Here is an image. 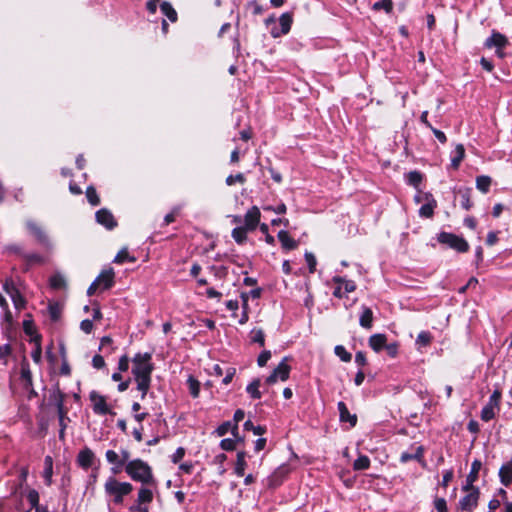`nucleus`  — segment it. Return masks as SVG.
Segmentation results:
<instances>
[{
  "instance_id": "nucleus-52",
  "label": "nucleus",
  "mask_w": 512,
  "mask_h": 512,
  "mask_svg": "<svg viewBox=\"0 0 512 512\" xmlns=\"http://www.w3.org/2000/svg\"><path fill=\"white\" fill-rule=\"evenodd\" d=\"M244 429L248 431H252L255 435H262L265 433V427L263 426H254L250 420H247L244 423Z\"/></svg>"
},
{
  "instance_id": "nucleus-31",
  "label": "nucleus",
  "mask_w": 512,
  "mask_h": 512,
  "mask_svg": "<svg viewBox=\"0 0 512 512\" xmlns=\"http://www.w3.org/2000/svg\"><path fill=\"white\" fill-rule=\"evenodd\" d=\"M160 9H161V12L171 21V22H176L177 20V12L175 11V9L172 7V5L167 2V1H164L161 5H160Z\"/></svg>"
},
{
  "instance_id": "nucleus-6",
  "label": "nucleus",
  "mask_w": 512,
  "mask_h": 512,
  "mask_svg": "<svg viewBox=\"0 0 512 512\" xmlns=\"http://www.w3.org/2000/svg\"><path fill=\"white\" fill-rule=\"evenodd\" d=\"M288 358L285 357L273 370L271 375L267 377L266 382L269 385H273L278 381H286L289 378L291 367L288 364Z\"/></svg>"
},
{
  "instance_id": "nucleus-44",
  "label": "nucleus",
  "mask_w": 512,
  "mask_h": 512,
  "mask_svg": "<svg viewBox=\"0 0 512 512\" xmlns=\"http://www.w3.org/2000/svg\"><path fill=\"white\" fill-rule=\"evenodd\" d=\"M370 466V459L365 456L361 455L359 456L353 463L354 470H364L368 469Z\"/></svg>"
},
{
  "instance_id": "nucleus-58",
  "label": "nucleus",
  "mask_w": 512,
  "mask_h": 512,
  "mask_svg": "<svg viewBox=\"0 0 512 512\" xmlns=\"http://www.w3.org/2000/svg\"><path fill=\"white\" fill-rule=\"evenodd\" d=\"M11 354V346L4 344L0 346V359L6 363L9 355Z\"/></svg>"
},
{
  "instance_id": "nucleus-38",
  "label": "nucleus",
  "mask_w": 512,
  "mask_h": 512,
  "mask_svg": "<svg viewBox=\"0 0 512 512\" xmlns=\"http://www.w3.org/2000/svg\"><path fill=\"white\" fill-rule=\"evenodd\" d=\"M189 392L193 398H197L200 393V382L193 376H189L187 379Z\"/></svg>"
},
{
  "instance_id": "nucleus-48",
  "label": "nucleus",
  "mask_w": 512,
  "mask_h": 512,
  "mask_svg": "<svg viewBox=\"0 0 512 512\" xmlns=\"http://www.w3.org/2000/svg\"><path fill=\"white\" fill-rule=\"evenodd\" d=\"M34 340H35V348L31 352V357L35 363L39 364L41 362V356H42L41 344H40V340H39L38 336L35 337Z\"/></svg>"
},
{
  "instance_id": "nucleus-32",
  "label": "nucleus",
  "mask_w": 512,
  "mask_h": 512,
  "mask_svg": "<svg viewBox=\"0 0 512 512\" xmlns=\"http://www.w3.org/2000/svg\"><path fill=\"white\" fill-rule=\"evenodd\" d=\"M491 178L486 175H481L476 178V188L482 193H487L491 186Z\"/></svg>"
},
{
  "instance_id": "nucleus-14",
  "label": "nucleus",
  "mask_w": 512,
  "mask_h": 512,
  "mask_svg": "<svg viewBox=\"0 0 512 512\" xmlns=\"http://www.w3.org/2000/svg\"><path fill=\"white\" fill-rule=\"evenodd\" d=\"M96 283L99 285V288L102 290H107L112 287L114 283V272L112 269L102 271L98 277L95 279Z\"/></svg>"
},
{
  "instance_id": "nucleus-39",
  "label": "nucleus",
  "mask_w": 512,
  "mask_h": 512,
  "mask_svg": "<svg viewBox=\"0 0 512 512\" xmlns=\"http://www.w3.org/2000/svg\"><path fill=\"white\" fill-rule=\"evenodd\" d=\"M247 231L244 227H236L232 230V237L238 244H242L247 239Z\"/></svg>"
},
{
  "instance_id": "nucleus-53",
  "label": "nucleus",
  "mask_w": 512,
  "mask_h": 512,
  "mask_svg": "<svg viewBox=\"0 0 512 512\" xmlns=\"http://www.w3.org/2000/svg\"><path fill=\"white\" fill-rule=\"evenodd\" d=\"M246 181V178L244 176V174L242 173H238L236 175H229L227 178H226V184L228 186H232L234 185L236 182H239V183H244Z\"/></svg>"
},
{
  "instance_id": "nucleus-1",
  "label": "nucleus",
  "mask_w": 512,
  "mask_h": 512,
  "mask_svg": "<svg viewBox=\"0 0 512 512\" xmlns=\"http://www.w3.org/2000/svg\"><path fill=\"white\" fill-rule=\"evenodd\" d=\"M150 353H137L132 359V374L137 383V390L141 392V399L147 395L151 385V374L154 366Z\"/></svg>"
},
{
  "instance_id": "nucleus-51",
  "label": "nucleus",
  "mask_w": 512,
  "mask_h": 512,
  "mask_svg": "<svg viewBox=\"0 0 512 512\" xmlns=\"http://www.w3.org/2000/svg\"><path fill=\"white\" fill-rule=\"evenodd\" d=\"M27 500L29 501V503L31 504V506L34 508V509H37V507H41L39 505V494L36 490L34 489H31L28 491L27 493Z\"/></svg>"
},
{
  "instance_id": "nucleus-55",
  "label": "nucleus",
  "mask_w": 512,
  "mask_h": 512,
  "mask_svg": "<svg viewBox=\"0 0 512 512\" xmlns=\"http://www.w3.org/2000/svg\"><path fill=\"white\" fill-rule=\"evenodd\" d=\"M241 297H242V300H243V309H244V311L242 313L241 318L239 319V324L243 325V324H245L248 321V313H247L248 297H247L246 294H242Z\"/></svg>"
},
{
  "instance_id": "nucleus-27",
  "label": "nucleus",
  "mask_w": 512,
  "mask_h": 512,
  "mask_svg": "<svg viewBox=\"0 0 512 512\" xmlns=\"http://www.w3.org/2000/svg\"><path fill=\"white\" fill-rule=\"evenodd\" d=\"M423 454H424V449L422 446H417L415 448V452L414 453H409V452H403L400 456V460L402 463H406L410 460H417V461H421L422 458H423Z\"/></svg>"
},
{
  "instance_id": "nucleus-10",
  "label": "nucleus",
  "mask_w": 512,
  "mask_h": 512,
  "mask_svg": "<svg viewBox=\"0 0 512 512\" xmlns=\"http://www.w3.org/2000/svg\"><path fill=\"white\" fill-rule=\"evenodd\" d=\"M261 213L257 206L251 207L246 214L244 215V228L248 231H253L256 229L260 222Z\"/></svg>"
},
{
  "instance_id": "nucleus-40",
  "label": "nucleus",
  "mask_w": 512,
  "mask_h": 512,
  "mask_svg": "<svg viewBox=\"0 0 512 512\" xmlns=\"http://www.w3.org/2000/svg\"><path fill=\"white\" fill-rule=\"evenodd\" d=\"M21 379L27 386L32 385V373L26 361H23L21 364Z\"/></svg>"
},
{
  "instance_id": "nucleus-28",
  "label": "nucleus",
  "mask_w": 512,
  "mask_h": 512,
  "mask_svg": "<svg viewBox=\"0 0 512 512\" xmlns=\"http://www.w3.org/2000/svg\"><path fill=\"white\" fill-rule=\"evenodd\" d=\"M373 312L368 307L362 308V314L360 316L359 323L363 328L370 329L372 327Z\"/></svg>"
},
{
  "instance_id": "nucleus-22",
  "label": "nucleus",
  "mask_w": 512,
  "mask_h": 512,
  "mask_svg": "<svg viewBox=\"0 0 512 512\" xmlns=\"http://www.w3.org/2000/svg\"><path fill=\"white\" fill-rule=\"evenodd\" d=\"M387 344V337L384 334H374L369 338V346L375 351L379 352L385 348Z\"/></svg>"
},
{
  "instance_id": "nucleus-15",
  "label": "nucleus",
  "mask_w": 512,
  "mask_h": 512,
  "mask_svg": "<svg viewBox=\"0 0 512 512\" xmlns=\"http://www.w3.org/2000/svg\"><path fill=\"white\" fill-rule=\"evenodd\" d=\"M290 468L288 465H281L274 473L268 478L269 487H277L281 484L283 478L289 473Z\"/></svg>"
},
{
  "instance_id": "nucleus-19",
  "label": "nucleus",
  "mask_w": 512,
  "mask_h": 512,
  "mask_svg": "<svg viewBox=\"0 0 512 512\" xmlns=\"http://www.w3.org/2000/svg\"><path fill=\"white\" fill-rule=\"evenodd\" d=\"M499 477L504 486H509L512 483V459L501 466Z\"/></svg>"
},
{
  "instance_id": "nucleus-33",
  "label": "nucleus",
  "mask_w": 512,
  "mask_h": 512,
  "mask_svg": "<svg viewBox=\"0 0 512 512\" xmlns=\"http://www.w3.org/2000/svg\"><path fill=\"white\" fill-rule=\"evenodd\" d=\"M49 283H50V286L56 290L63 289L66 286L65 277L60 273H56V274L52 275L50 277Z\"/></svg>"
},
{
  "instance_id": "nucleus-62",
  "label": "nucleus",
  "mask_w": 512,
  "mask_h": 512,
  "mask_svg": "<svg viewBox=\"0 0 512 512\" xmlns=\"http://www.w3.org/2000/svg\"><path fill=\"white\" fill-rule=\"evenodd\" d=\"M386 348V351L388 353V355L392 358L396 357L397 354H398V344L396 342L394 343H390V344H386L385 346Z\"/></svg>"
},
{
  "instance_id": "nucleus-2",
  "label": "nucleus",
  "mask_w": 512,
  "mask_h": 512,
  "mask_svg": "<svg viewBox=\"0 0 512 512\" xmlns=\"http://www.w3.org/2000/svg\"><path fill=\"white\" fill-rule=\"evenodd\" d=\"M125 472L132 480L140 482L142 485L156 486L151 467L141 459L127 462Z\"/></svg>"
},
{
  "instance_id": "nucleus-17",
  "label": "nucleus",
  "mask_w": 512,
  "mask_h": 512,
  "mask_svg": "<svg viewBox=\"0 0 512 512\" xmlns=\"http://www.w3.org/2000/svg\"><path fill=\"white\" fill-rule=\"evenodd\" d=\"M228 432H231V434L234 437H237L239 441H244V439L238 433V425L233 424L231 421L222 423L215 431L219 437L226 435Z\"/></svg>"
},
{
  "instance_id": "nucleus-30",
  "label": "nucleus",
  "mask_w": 512,
  "mask_h": 512,
  "mask_svg": "<svg viewBox=\"0 0 512 512\" xmlns=\"http://www.w3.org/2000/svg\"><path fill=\"white\" fill-rule=\"evenodd\" d=\"M433 337L428 331H421L416 338L417 349L420 350L423 347L430 345Z\"/></svg>"
},
{
  "instance_id": "nucleus-64",
  "label": "nucleus",
  "mask_w": 512,
  "mask_h": 512,
  "mask_svg": "<svg viewBox=\"0 0 512 512\" xmlns=\"http://www.w3.org/2000/svg\"><path fill=\"white\" fill-rule=\"evenodd\" d=\"M461 205L462 207L465 209V210H469L471 207H472V202L470 200V196H469V193L468 191L462 193V202H461Z\"/></svg>"
},
{
  "instance_id": "nucleus-56",
  "label": "nucleus",
  "mask_w": 512,
  "mask_h": 512,
  "mask_svg": "<svg viewBox=\"0 0 512 512\" xmlns=\"http://www.w3.org/2000/svg\"><path fill=\"white\" fill-rule=\"evenodd\" d=\"M434 509L436 512H447V503L444 498H435Z\"/></svg>"
},
{
  "instance_id": "nucleus-47",
  "label": "nucleus",
  "mask_w": 512,
  "mask_h": 512,
  "mask_svg": "<svg viewBox=\"0 0 512 512\" xmlns=\"http://www.w3.org/2000/svg\"><path fill=\"white\" fill-rule=\"evenodd\" d=\"M335 354L343 361L349 362L351 361V354L346 350V348L342 345H337L334 348Z\"/></svg>"
},
{
  "instance_id": "nucleus-26",
  "label": "nucleus",
  "mask_w": 512,
  "mask_h": 512,
  "mask_svg": "<svg viewBox=\"0 0 512 512\" xmlns=\"http://www.w3.org/2000/svg\"><path fill=\"white\" fill-rule=\"evenodd\" d=\"M52 475H53V459L51 456H46L44 459V470H43V478L45 480L46 485H51L52 483Z\"/></svg>"
},
{
  "instance_id": "nucleus-34",
  "label": "nucleus",
  "mask_w": 512,
  "mask_h": 512,
  "mask_svg": "<svg viewBox=\"0 0 512 512\" xmlns=\"http://www.w3.org/2000/svg\"><path fill=\"white\" fill-rule=\"evenodd\" d=\"M135 262L136 258L131 256L126 248L121 249L114 258V263L123 264L125 262Z\"/></svg>"
},
{
  "instance_id": "nucleus-8",
  "label": "nucleus",
  "mask_w": 512,
  "mask_h": 512,
  "mask_svg": "<svg viewBox=\"0 0 512 512\" xmlns=\"http://www.w3.org/2000/svg\"><path fill=\"white\" fill-rule=\"evenodd\" d=\"M89 399L92 403L93 412L97 415L112 414L110 406L107 404L106 398L96 391L89 394Z\"/></svg>"
},
{
  "instance_id": "nucleus-54",
  "label": "nucleus",
  "mask_w": 512,
  "mask_h": 512,
  "mask_svg": "<svg viewBox=\"0 0 512 512\" xmlns=\"http://www.w3.org/2000/svg\"><path fill=\"white\" fill-rule=\"evenodd\" d=\"M501 399V392L499 390H495L491 396L489 397L488 405H491L492 407L499 409V403Z\"/></svg>"
},
{
  "instance_id": "nucleus-59",
  "label": "nucleus",
  "mask_w": 512,
  "mask_h": 512,
  "mask_svg": "<svg viewBox=\"0 0 512 512\" xmlns=\"http://www.w3.org/2000/svg\"><path fill=\"white\" fill-rule=\"evenodd\" d=\"M80 329L86 333V334H90L93 330V322L89 319H85L83 321H81L80 323Z\"/></svg>"
},
{
  "instance_id": "nucleus-25",
  "label": "nucleus",
  "mask_w": 512,
  "mask_h": 512,
  "mask_svg": "<svg viewBox=\"0 0 512 512\" xmlns=\"http://www.w3.org/2000/svg\"><path fill=\"white\" fill-rule=\"evenodd\" d=\"M465 149L462 144H457L451 155V166L453 169H458L461 161L464 159Z\"/></svg>"
},
{
  "instance_id": "nucleus-23",
  "label": "nucleus",
  "mask_w": 512,
  "mask_h": 512,
  "mask_svg": "<svg viewBox=\"0 0 512 512\" xmlns=\"http://www.w3.org/2000/svg\"><path fill=\"white\" fill-rule=\"evenodd\" d=\"M277 236L284 249L293 250L297 247V242L292 237H290L287 231L281 230L278 232Z\"/></svg>"
},
{
  "instance_id": "nucleus-35",
  "label": "nucleus",
  "mask_w": 512,
  "mask_h": 512,
  "mask_svg": "<svg viewBox=\"0 0 512 512\" xmlns=\"http://www.w3.org/2000/svg\"><path fill=\"white\" fill-rule=\"evenodd\" d=\"M481 462L479 460H474L471 464V471L467 476V486H473L472 483L476 480L477 474L481 469Z\"/></svg>"
},
{
  "instance_id": "nucleus-43",
  "label": "nucleus",
  "mask_w": 512,
  "mask_h": 512,
  "mask_svg": "<svg viewBox=\"0 0 512 512\" xmlns=\"http://www.w3.org/2000/svg\"><path fill=\"white\" fill-rule=\"evenodd\" d=\"M58 413H59V423H60V427H61V429L59 431V438L63 439L65 436V429H66V423H65L66 412L63 409L62 403L59 404Z\"/></svg>"
},
{
  "instance_id": "nucleus-42",
  "label": "nucleus",
  "mask_w": 512,
  "mask_h": 512,
  "mask_svg": "<svg viewBox=\"0 0 512 512\" xmlns=\"http://www.w3.org/2000/svg\"><path fill=\"white\" fill-rule=\"evenodd\" d=\"M422 174L420 172H417V171H412V172H409L408 175H407V182L408 184L412 185L413 187H415L416 189L419 188L421 182H422Z\"/></svg>"
},
{
  "instance_id": "nucleus-24",
  "label": "nucleus",
  "mask_w": 512,
  "mask_h": 512,
  "mask_svg": "<svg viewBox=\"0 0 512 512\" xmlns=\"http://www.w3.org/2000/svg\"><path fill=\"white\" fill-rule=\"evenodd\" d=\"M246 467H247L246 452L239 451L237 453L236 463H235V467H234V473L238 477H243L245 474Z\"/></svg>"
},
{
  "instance_id": "nucleus-7",
  "label": "nucleus",
  "mask_w": 512,
  "mask_h": 512,
  "mask_svg": "<svg viewBox=\"0 0 512 512\" xmlns=\"http://www.w3.org/2000/svg\"><path fill=\"white\" fill-rule=\"evenodd\" d=\"M415 201L418 203L425 201V203L419 209V215L421 217L430 218L433 216L437 202L431 193H420L419 195L415 196Z\"/></svg>"
},
{
  "instance_id": "nucleus-18",
  "label": "nucleus",
  "mask_w": 512,
  "mask_h": 512,
  "mask_svg": "<svg viewBox=\"0 0 512 512\" xmlns=\"http://www.w3.org/2000/svg\"><path fill=\"white\" fill-rule=\"evenodd\" d=\"M4 288L14 303L15 308L22 309L25 305V301L20 292L12 284L6 283Z\"/></svg>"
},
{
  "instance_id": "nucleus-41",
  "label": "nucleus",
  "mask_w": 512,
  "mask_h": 512,
  "mask_svg": "<svg viewBox=\"0 0 512 512\" xmlns=\"http://www.w3.org/2000/svg\"><path fill=\"white\" fill-rule=\"evenodd\" d=\"M242 442L243 441H239L237 439V437L233 436V438H225V439L221 440L220 447L225 451H232V450L236 449V446L238 443H242Z\"/></svg>"
},
{
  "instance_id": "nucleus-5",
  "label": "nucleus",
  "mask_w": 512,
  "mask_h": 512,
  "mask_svg": "<svg viewBox=\"0 0 512 512\" xmlns=\"http://www.w3.org/2000/svg\"><path fill=\"white\" fill-rule=\"evenodd\" d=\"M464 490L467 492L464 497L459 501V507L464 510L471 512L476 508L479 500V490L474 486H465Z\"/></svg>"
},
{
  "instance_id": "nucleus-11",
  "label": "nucleus",
  "mask_w": 512,
  "mask_h": 512,
  "mask_svg": "<svg viewBox=\"0 0 512 512\" xmlns=\"http://www.w3.org/2000/svg\"><path fill=\"white\" fill-rule=\"evenodd\" d=\"M95 454L89 447L81 449L77 455L76 462L82 469H89L95 462Z\"/></svg>"
},
{
  "instance_id": "nucleus-21",
  "label": "nucleus",
  "mask_w": 512,
  "mask_h": 512,
  "mask_svg": "<svg viewBox=\"0 0 512 512\" xmlns=\"http://www.w3.org/2000/svg\"><path fill=\"white\" fill-rule=\"evenodd\" d=\"M105 457H106V460L110 463V464H113L114 466L111 468V471L114 473V474H117L120 472V470L122 469L123 465L120 461V455L115 452L114 450H107L106 453H105Z\"/></svg>"
},
{
  "instance_id": "nucleus-3",
  "label": "nucleus",
  "mask_w": 512,
  "mask_h": 512,
  "mask_svg": "<svg viewBox=\"0 0 512 512\" xmlns=\"http://www.w3.org/2000/svg\"><path fill=\"white\" fill-rule=\"evenodd\" d=\"M104 489L106 494L113 496L116 504H120L123 502V497L133 490V486L129 482H119L114 477H109Z\"/></svg>"
},
{
  "instance_id": "nucleus-20",
  "label": "nucleus",
  "mask_w": 512,
  "mask_h": 512,
  "mask_svg": "<svg viewBox=\"0 0 512 512\" xmlns=\"http://www.w3.org/2000/svg\"><path fill=\"white\" fill-rule=\"evenodd\" d=\"M338 411L340 415V421L349 422L351 426H355L357 422V417L354 414H350L346 404L344 402H338Z\"/></svg>"
},
{
  "instance_id": "nucleus-46",
  "label": "nucleus",
  "mask_w": 512,
  "mask_h": 512,
  "mask_svg": "<svg viewBox=\"0 0 512 512\" xmlns=\"http://www.w3.org/2000/svg\"><path fill=\"white\" fill-rule=\"evenodd\" d=\"M374 10H384L386 13H391L393 10V2L391 0H382L375 2L372 7Z\"/></svg>"
},
{
  "instance_id": "nucleus-37",
  "label": "nucleus",
  "mask_w": 512,
  "mask_h": 512,
  "mask_svg": "<svg viewBox=\"0 0 512 512\" xmlns=\"http://www.w3.org/2000/svg\"><path fill=\"white\" fill-rule=\"evenodd\" d=\"M260 387V380L255 379L253 380L246 388L247 393L253 398V399H259L261 398V393L259 391Z\"/></svg>"
},
{
  "instance_id": "nucleus-63",
  "label": "nucleus",
  "mask_w": 512,
  "mask_h": 512,
  "mask_svg": "<svg viewBox=\"0 0 512 512\" xmlns=\"http://www.w3.org/2000/svg\"><path fill=\"white\" fill-rule=\"evenodd\" d=\"M92 365L96 369H101L105 366L104 358L101 355H95L92 359Z\"/></svg>"
},
{
  "instance_id": "nucleus-29",
  "label": "nucleus",
  "mask_w": 512,
  "mask_h": 512,
  "mask_svg": "<svg viewBox=\"0 0 512 512\" xmlns=\"http://www.w3.org/2000/svg\"><path fill=\"white\" fill-rule=\"evenodd\" d=\"M332 280L334 283L340 284L342 286V289L344 290V293H346V294L351 293V292L355 291V289H356V284L352 280H347L340 276H335V277H333Z\"/></svg>"
},
{
  "instance_id": "nucleus-45",
  "label": "nucleus",
  "mask_w": 512,
  "mask_h": 512,
  "mask_svg": "<svg viewBox=\"0 0 512 512\" xmlns=\"http://www.w3.org/2000/svg\"><path fill=\"white\" fill-rule=\"evenodd\" d=\"M495 410L496 408L486 404L481 410V419L485 422L492 420L495 417Z\"/></svg>"
},
{
  "instance_id": "nucleus-13",
  "label": "nucleus",
  "mask_w": 512,
  "mask_h": 512,
  "mask_svg": "<svg viewBox=\"0 0 512 512\" xmlns=\"http://www.w3.org/2000/svg\"><path fill=\"white\" fill-rule=\"evenodd\" d=\"M27 229L36 238V240L43 246L50 248L51 242L46 233L33 221H27Z\"/></svg>"
},
{
  "instance_id": "nucleus-12",
  "label": "nucleus",
  "mask_w": 512,
  "mask_h": 512,
  "mask_svg": "<svg viewBox=\"0 0 512 512\" xmlns=\"http://www.w3.org/2000/svg\"><path fill=\"white\" fill-rule=\"evenodd\" d=\"M95 217H96L97 223L104 226L108 230H112L113 228H115L117 226V222H116L113 214L105 208L98 210L96 212Z\"/></svg>"
},
{
  "instance_id": "nucleus-4",
  "label": "nucleus",
  "mask_w": 512,
  "mask_h": 512,
  "mask_svg": "<svg viewBox=\"0 0 512 512\" xmlns=\"http://www.w3.org/2000/svg\"><path fill=\"white\" fill-rule=\"evenodd\" d=\"M437 239L441 244H445L458 252H466L469 249V245L464 238L452 233L441 232L438 234Z\"/></svg>"
},
{
  "instance_id": "nucleus-36",
  "label": "nucleus",
  "mask_w": 512,
  "mask_h": 512,
  "mask_svg": "<svg viewBox=\"0 0 512 512\" xmlns=\"http://www.w3.org/2000/svg\"><path fill=\"white\" fill-rule=\"evenodd\" d=\"M153 500V492L147 487H142L138 492V503H150Z\"/></svg>"
},
{
  "instance_id": "nucleus-16",
  "label": "nucleus",
  "mask_w": 512,
  "mask_h": 512,
  "mask_svg": "<svg viewBox=\"0 0 512 512\" xmlns=\"http://www.w3.org/2000/svg\"><path fill=\"white\" fill-rule=\"evenodd\" d=\"M508 44V39L503 34L493 31L491 36L486 39L485 46L487 48H504Z\"/></svg>"
},
{
  "instance_id": "nucleus-61",
  "label": "nucleus",
  "mask_w": 512,
  "mask_h": 512,
  "mask_svg": "<svg viewBox=\"0 0 512 512\" xmlns=\"http://www.w3.org/2000/svg\"><path fill=\"white\" fill-rule=\"evenodd\" d=\"M118 369L122 372H125L129 369V358L127 355H123L120 357L118 362Z\"/></svg>"
},
{
  "instance_id": "nucleus-57",
  "label": "nucleus",
  "mask_w": 512,
  "mask_h": 512,
  "mask_svg": "<svg viewBox=\"0 0 512 512\" xmlns=\"http://www.w3.org/2000/svg\"><path fill=\"white\" fill-rule=\"evenodd\" d=\"M270 358H271V352L269 350H264L258 356L257 364L260 367H263L267 364V362L270 360Z\"/></svg>"
},
{
  "instance_id": "nucleus-60",
  "label": "nucleus",
  "mask_w": 512,
  "mask_h": 512,
  "mask_svg": "<svg viewBox=\"0 0 512 512\" xmlns=\"http://www.w3.org/2000/svg\"><path fill=\"white\" fill-rule=\"evenodd\" d=\"M264 210H266V211H273L274 213H277V214H284V213H286L287 208H286V205L284 203H281V204H279L276 207L265 206Z\"/></svg>"
},
{
  "instance_id": "nucleus-50",
  "label": "nucleus",
  "mask_w": 512,
  "mask_h": 512,
  "mask_svg": "<svg viewBox=\"0 0 512 512\" xmlns=\"http://www.w3.org/2000/svg\"><path fill=\"white\" fill-rule=\"evenodd\" d=\"M251 340L254 343H258L260 346L265 344V335L261 329H253L251 331Z\"/></svg>"
},
{
  "instance_id": "nucleus-9",
  "label": "nucleus",
  "mask_w": 512,
  "mask_h": 512,
  "mask_svg": "<svg viewBox=\"0 0 512 512\" xmlns=\"http://www.w3.org/2000/svg\"><path fill=\"white\" fill-rule=\"evenodd\" d=\"M292 23H293L292 14L288 13V12L283 13L279 18L280 29L273 28L271 30L272 37L278 38L282 35H286L290 31Z\"/></svg>"
},
{
  "instance_id": "nucleus-49",
  "label": "nucleus",
  "mask_w": 512,
  "mask_h": 512,
  "mask_svg": "<svg viewBox=\"0 0 512 512\" xmlns=\"http://www.w3.org/2000/svg\"><path fill=\"white\" fill-rule=\"evenodd\" d=\"M86 197L89 203L93 206H96L100 203V199L97 195V192L93 186H89L86 190Z\"/></svg>"
}]
</instances>
